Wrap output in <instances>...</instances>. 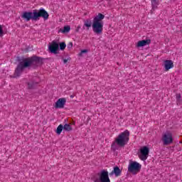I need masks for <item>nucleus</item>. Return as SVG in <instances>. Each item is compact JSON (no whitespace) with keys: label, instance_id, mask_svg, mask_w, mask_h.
I'll return each instance as SVG.
<instances>
[{"label":"nucleus","instance_id":"obj_8","mask_svg":"<svg viewBox=\"0 0 182 182\" xmlns=\"http://www.w3.org/2000/svg\"><path fill=\"white\" fill-rule=\"evenodd\" d=\"M149 153H150V149H149V147L143 146L141 148L139 154L140 160H142V161L147 160V157H149Z\"/></svg>","mask_w":182,"mask_h":182},{"label":"nucleus","instance_id":"obj_15","mask_svg":"<svg viewBox=\"0 0 182 182\" xmlns=\"http://www.w3.org/2000/svg\"><path fill=\"white\" fill-rule=\"evenodd\" d=\"M70 26H65L63 29H60V31H61L62 33H68V32H70Z\"/></svg>","mask_w":182,"mask_h":182},{"label":"nucleus","instance_id":"obj_26","mask_svg":"<svg viewBox=\"0 0 182 182\" xmlns=\"http://www.w3.org/2000/svg\"><path fill=\"white\" fill-rule=\"evenodd\" d=\"M113 174H114V171H112L111 173H109V176H113Z\"/></svg>","mask_w":182,"mask_h":182},{"label":"nucleus","instance_id":"obj_18","mask_svg":"<svg viewBox=\"0 0 182 182\" xmlns=\"http://www.w3.org/2000/svg\"><path fill=\"white\" fill-rule=\"evenodd\" d=\"M63 130V125L60 124L58 127L57 129L55 131V133H57L58 134H60V133H62Z\"/></svg>","mask_w":182,"mask_h":182},{"label":"nucleus","instance_id":"obj_9","mask_svg":"<svg viewBox=\"0 0 182 182\" xmlns=\"http://www.w3.org/2000/svg\"><path fill=\"white\" fill-rule=\"evenodd\" d=\"M162 141L164 146H168V144H171V143H173V134H171L170 132L164 134L162 136Z\"/></svg>","mask_w":182,"mask_h":182},{"label":"nucleus","instance_id":"obj_2","mask_svg":"<svg viewBox=\"0 0 182 182\" xmlns=\"http://www.w3.org/2000/svg\"><path fill=\"white\" fill-rule=\"evenodd\" d=\"M21 18L26 22H29V21L36 22L41 18H43L44 21H48L49 19V14L44 9H34L33 11H24L21 15Z\"/></svg>","mask_w":182,"mask_h":182},{"label":"nucleus","instance_id":"obj_3","mask_svg":"<svg viewBox=\"0 0 182 182\" xmlns=\"http://www.w3.org/2000/svg\"><path fill=\"white\" fill-rule=\"evenodd\" d=\"M129 140H130V132L126 129L114 139L111 145L112 150L116 151V150L124 147L129 143Z\"/></svg>","mask_w":182,"mask_h":182},{"label":"nucleus","instance_id":"obj_6","mask_svg":"<svg viewBox=\"0 0 182 182\" xmlns=\"http://www.w3.org/2000/svg\"><path fill=\"white\" fill-rule=\"evenodd\" d=\"M141 170V165L137 161H131L128 166L129 173L132 174H137Z\"/></svg>","mask_w":182,"mask_h":182},{"label":"nucleus","instance_id":"obj_22","mask_svg":"<svg viewBox=\"0 0 182 182\" xmlns=\"http://www.w3.org/2000/svg\"><path fill=\"white\" fill-rule=\"evenodd\" d=\"M73 47V43L72 42H70L68 44V49H72V48Z\"/></svg>","mask_w":182,"mask_h":182},{"label":"nucleus","instance_id":"obj_20","mask_svg":"<svg viewBox=\"0 0 182 182\" xmlns=\"http://www.w3.org/2000/svg\"><path fill=\"white\" fill-rule=\"evenodd\" d=\"M65 48H66V43H65L64 42L60 43V50H65Z\"/></svg>","mask_w":182,"mask_h":182},{"label":"nucleus","instance_id":"obj_10","mask_svg":"<svg viewBox=\"0 0 182 182\" xmlns=\"http://www.w3.org/2000/svg\"><path fill=\"white\" fill-rule=\"evenodd\" d=\"M48 49L51 53H58V50H59V43L53 41L51 44L49 46Z\"/></svg>","mask_w":182,"mask_h":182},{"label":"nucleus","instance_id":"obj_4","mask_svg":"<svg viewBox=\"0 0 182 182\" xmlns=\"http://www.w3.org/2000/svg\"><path fill=\"white\" fill-rule=\"evenodd\" d=\"M23 60L25 63V66L27 68H29V66H41V65L43 63V58L36 55L31 58H25Z\"/></svg>","mask_w":182,"mask_h":182},{"label":"nucleus","instance_id":"obj_14","mask_svg":"<svg viewBox=\"0 0 182 182\" xmlns=\"http://www.w3.org/2000/svg\"><path fill=\"white\" fill-rule=\"evenodd\" d=\"M113 171L116 177H119V176L122 174V171L120 170V168L119 166H115Z\"/></svg>","mask_w":182,"mask_h":182},{"label":"nucleus","instance_id":"obj_12","mask_svg":"<svg viewBox=\"0 0 182 182\" xmlns=\"http://www.w3.org/2000/svg\"><path fill=\"white\" fill-rule=\"evenodd\" d=\"M65 105H66V99L65 98H60L55 102V109H63L65 107Z\"/></svg>","mask_w":182,"mask_h":182},{"label":"nucleus","instance_id":"obj_16","mask_svg":"<svg viewBox=\"0 0 182 182\" xmlns=\"http://www.w3.org/2000/svg\"><path fill=\"white\" fill-rule=\"evenodd\" d=\"M37 85H38L37 82H28V89H34Z\"/></svg>","mask_w":182,"mask_h":182},{"label":"nucleus","instance_id":"obj_17","mask_svg":"<svg viewBox=\"0 0 182 182\" xmlns=\"http://www.w3.org/2000/svg\"><path fill=\"white\" fill-rule=\"evenodd\" d=\"M63 130H65V132H70L72 131V127L70 124H65L64 126H63Z\"/></svg>","mask_w":182,"mask_h":182},{"label":"nucleus","instance_id":"obj_23","mask_svg":"<svg viewBox=\"0 0 182 182\" xmlns=\"http://www.w3.org/2000/svg\"><path fill=\"white\" fill-rule=\"evenodd\" d=\"M152 5H156L157 4V0H151Z\"/></svg>","mask_w":182,"mask_h":182},{"label":"nucleus","instance_id":"obj_1","mask_svg":"<svg viewBox=\"0 0 182 182\" xmlns=\"http://www.w3.org/2000/svg\"><path fill=\"white\" fill-rule=\"evenodd\" d=\"M103 19H105V15L100 13L93 18L92 23L91 19L88 18L84 21L83 28L85 29V26L89 30V28L92 26V31L95 33L102 35L103 33Z\"/></svg>","mask_w":182,"mask_h":182},{"label":"nucleus","instance_id":"obj_7","mask_svg":"<svg viewBox=\"0 0 182 182\" xmlns=\"http://www.w3.org/2000/svg\"><path fill=\"white\" fill-rule=\"evenodd\" d=\"M28 68L27 66H25V61H21L18 63L17 68L15 70L14 73V77H19L21 76V74L22 72H23V69Z\"/></svg>","mask_w":182,"mask_h":182},{"label":"nucleus","instance_id":"obj_11","mask_svg":"<svg viewBox=\"0 0 182 182\" xmlns=\"http://www.w3.org/2000/svg\"><path fill=\"white\" fill-rule=\"evenodd\" d=\"M165 72H168L170 69H173L174 68V63L171 60H166L164 61Z\"/></svg>","mask_w":182,"mask_h":182},{"label":"nucleus","instance_id":"obj_19","mask_svg":"<svg viewBox=\"0 0 182 182\" xmlns=\"http://www.w3.org/2000/svg\"><path fill=\"white\" fill-rule=\"evenodd\" d=\"M176 99L177 105H181V95L180 94H176Z\"/></svg>","mask_w":182,"mask_h":182},{"label":"nucleus","instance_id":"obj_5","mask_svg":"<svg viewBox=\"0 0 182 182\" xmlns=\"http://www.w3.org/2000/svg\"><path fill=\"white\" fill-rule=\"evenodd\" d=\"M92 180L94 182H110L109 171L107 170L101 171L93 176Z\"/></svg>","mask_w":182,"mask_h":182},{"label":"nucleus","instance_id":"obj_24","mask_svg":"<svg viewBox=\"0 0 182 182\" xmlns=\"http://www.w3.org/2000/svg\"><path fill=\"white\" fill-rule=\"evenodd\" d=\"M68 60H69V58L63 59V63H68Z\"/></svg>","mask_w":182,"mask_h":182},{"label":"nucleus","instance_id":"obj_21","mask_svg":"<svg viewBox=\"0 0 182 182\" xmlns=\"http://www.w3.org/2000/svg\"><path fill=\"white\" fill-rule=\"evenodd\" d=\"M4 36V30L2 29V26L0 25V38H2Z\"/></svg>","mask_w":182,"mask_h":182},{"label":"nucleus","instance_id":"obj_27","mask_svg":"<svg viewBox=\"0 0 182 182\" xmlns=\"http://www.w3.org/2000/svg\"><path fill=\"white\" fill-rule=\"evenodd\" d=\"M106 1H109V0H106Z\"/></svg>","mask_w":182,"mask_h":182},{"label":"nucleus","instance_id":"obj_13","mask_svg":"<svg viewBox=\"0 0 182 182\" xmlns=\"http://www.w3.org/2000/svg\"><path fill=\"white\" fill-rule=\"evenodd\" d=\"M151 43V41L150 39L139 41L136 44V48H141L143 46L150 45Z\"/></svg>","mask_w":182,"mask_h":182},{"label":"nucleus","instance_id":"obj_25","mask_svg":"<svg viewBox=\"0 0 182 182\" xmlns=\"http://www.w3.org/2000/svg\"><path fill=\"white\" fill-rule=\"evenodd\" d=\"M87 52V50H82L81 53H86Z\"/></svg>","mask_w":182,"mask_h":182}]
</instances>
